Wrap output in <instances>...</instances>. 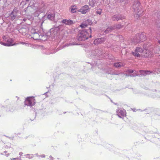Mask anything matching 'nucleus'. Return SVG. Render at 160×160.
<instances>
[{
  "instance_id": "1",
  "label": "nucleus",
  "mask_w": 160,
  "mask_h": 160,
  "mask_svg": "<svg viewBox=\"0 0 160 160\" xmlns=\"http://www.w3.org/2000/svg\"><path fill=\"white\" fill-rule=\"evenodd\" d=\"M133 55L137 57H147L149 55V52L139 47H137L134 52H132Z\"/></svg>"
},
{
  "instance_id": "2",
  "label": "nucleus",
  "mask_w": 160,
  "mask_h": 160,
  "mask_svg": "<svg viewBox=\"0 0 160 160\" xmlns=\"http://www.w3.org/2000/svg\"><path fill=\"white\" fill-rule=\"evenodd\" d=\"M91 30L90 28H89V32L84 30L81 31L78 34V40L79 41H84L87 39L89 37L91 38Z\"/></svg>"
},
{
  "instance_id": "3",
  "label": "nucleus",
  "mask_w": 160,
  "mask_h": 160,
  "mask_svg": "<svg viewBox=\"0 0 160 160\" xmlns=\"http://www.w3.org/2000/svg\"><path fill=\"white\" fill-rule=\"evenodd\" d=\"M25 102L27 106H32L34 105L36 103L34 97H28L26 98Z\"/></svg>"
},
{
  "instance_id": "4",
  "label": "nucleus",
  "mask_w": 160,
  "mask_h": 160,
  "mask_svg": "<svg viewBox=\"0 0 160 160\" xmlns=\"http://www.w3.org/2000/svg\"><path fill=\"white\" fill-rule=\"evenodd\" d=\"M133 11L135 14L138 15V16L141 15L142 12L141 8L139 6L138 4H135L133 5L132 7Z\"/></svg>"
},
{
  "instance_id": "5",
  "label": "nucleus",
  "mask_w": 160,
  "mask_h": 160,
  "mask_svg": "<svg viewBox=\"0 0 160 160\" xmlns=\"http://www.w3.org/2000/svg\"><path fill=\"white\" fill-rule=\"evenodd\" d=\"M89 9V8L88 6L85 5L83 6L79 10V11L81 12L82 13L85 14L88 12Z\"/></svg>"
},
{
  "instance_id": "6",
  "label": "nucleus",
  "mask_w": 160,
  "mask_h": 160,
  "mask_svg": "<svg viewBox=\"0 0 160 160\" xmlns=\"http://www.w3.org/2000/svg\"><path fill=\"white\" fill-rule=\"evenodd\" d=\"M121 27V26L119 25H116L114 26L113 27H110L108 28L105 31V32L106 33H108L112 30L115 29L116 28H120Z\"/></svg>"
},
{
  "instance_id": "7",
  "label": "nucleus",
  "mask_w": 160,
  "mask_h": 160,
  "mask_svg": "<svg viewBox=\"0 0 160 160\" xmlns=\"http://www.w3.org/2000/svg\"><path fill=\"white\" fill-rule=\"evenodd\" d=\"M18 10L17 9H14L10 14V17L12 20L14 19L18 15Z\"/></svg>"
},
{
  "instance_id": "8",
  "label": "nucleus",
  "mask_w": 160,
  "mask_h": 160,
  "mask_svg": "<svg viewBox=\"0 0 160 160\" xmlns=\"http://www.w3.org/2000/svg\"><path fill=\"white\" fill-rule=\"evenodd\" d=\"M104 38H97L94 40L93 43L95 45H98L102 43L104 41Z\"/></svg>"
},
{
  "instance_id": "9",
  "label": "nucleus",
  "mask_w": 160,
  "mask_h": 160,
  "mask_svg": "<svg viewBox=\"0 0 160 160\" xmlns=\"http://www.w3.org/2000/svg\"><path fill=\"white\" fill-rule=\"evenodd\" d=\"M132 41L135 44L138 43L140 42L139 34H136L135 36L133 37Z\"/></svg>"
},
{
  "instance_id": "10",
  "label": "nucleus",
  "mask_w": 160,
  "mask_h": 160,
  "mask_svg": "<svg viewBox=\"0 0 160 160\" xmlns=\"http://www.w3.org/2000/svg\"><path fill=\"white\" fill-rule=\"evenodd\" d=\"M125 65V63L122 62H117L114 63V66L116 68H121Z\"/></svg>"
},
{
  "instance_id": "11",
  "label": "nucleus",
  "mask_w": 160,
  "mask_h": 160,
  "mask_svg": "<svg viewBox=\"0 0 160 160\" xmlns=\"http://www.w3.org/2000/svg\"><path fill=\"white\" fill-rule=\"evenodd\" d=\"M41 36L42 37V36H41L39 33L37 32L33 33L32 35V38L33 39L36 40L41 39Z\"/></svg>"
},
{
  "instance_id": "12",
  "label": "nucleus",
  "mask_w": 160,
  "mask_h": 160,
  "mask_svg": "<svg viewBox=\"0 0 160 160\" xmlns=\"http://www.w3.org/2000/svg\"><path fill=\"white\" fill-rule=\"evenodd\" d=\"M63 23H65L66 25H71L73 23L72 21L70 20L64 19L62 21Z\"/></svg>"
},
{
  "instance_id": "13",
  "label": "nucleus",
  "mask_w": 160,
  "mask_h": 160,
  "mask_svg": "<svg viewBox=\"0 0 160 160\" xmlns=\"http://www.w3.org/2000/svg\"><path fill=\"white\" fill-rule=\"evenodd\" d=\"M139 34L140 42H142L145 40L146 36L144 33H139Z\"/></svg>"
},
{
  "instance_id": "14",
  "label": "nucleus",
  "mask_w": 160,
  "mask_h": 160,
  "mask_svg": "<svg viewBox=\"0 0 160 160\" xmlns=\"http://www.w3.org/2000/svg\"><path fill=\"white\" fill-rule=\"evenodd\" d=\"M7 42L8 43V44H5L4 45L5 46H12L14 45L12 43L13 40L11 38H9L7 40Z\"/></svg>"
},
{
  "instance_id": "15",
  "label": "nucleus",
  "mask_w": 160,
  "mask_h": 160,
  "mask_svg": "<svg viewBox=\"0 0 160 160\" xmlns=\"http://www.w3.org/2000/svg\"><path fill=\"white\" fill-rule=\"evenodd\" d=\"M122 18V17L119 15H114L112 17V19L114 21H118Z\"/></svg>"
},
{
  "instance_id": "16",
  "label": "nucleus",
  "mask_w": 160,
  "mask_h": 160,
  "mask_svg": "<svg viewBox=\"0 0 160 160\" xmlns=\"http://www.w3.org/2000/svg\"><path fill=\"white\" fill-rule=\"evenodd\" d=\"M32 9L31 7L28 6L25 9V12L29 14L31 12V10Z\"/></svg>"
},
{
  "instance_id": "17",
  "label": "nucleus",
  "mask_w": 160,
  "mask_h": 160,
  "mask_svg": "<svg viewBox=\"0 0 160 160\" xmlns=\"http://www.w3.org/2000/svg\"><path fill=\"white\" fill-rule=\"evenodd\" d=\"M89 20H87V21H85V23H82V24H81L80 25V27H81L82 28H85V27H87L88 26V24H87V22H89Z\"/></svg>"
},
{
  "instance_id": "18",
  "label": "nucleus",
  "mask_w": 160,
  "mask_h": 160,
  "mask_svg": "<svg viewBox=\"0 0 160 160\" xmlns=\"http://www.w3.org/2000/svg\"><path fill=\"white\" fill-rule=\"evenodd\" d=\"M97 2V0H89V4L90 6H93Z\"/></svg>"
},
{
  "instance_id": "19",
  "label": "nucleus",
  "mask_w": 160,
  "mask_h": 160,
  "mask_svg": "<svg viewBox=\"0 0 160 160\" xmlns=\"http://www.w3.org/2000/svg\"><path fill=\"white\" fill-rule=\"evenodd\" d=\"M77 9L76 6H74L71 7V11L72 13H74L76 12Z\"/></svg>"
},
{
  "instance_id": "20",
  "label": "nucleus",
  "mask_w": 160,
  "mask_h": 160,
  "mask_svg": "<svg viewBox=\"0 0 160 160\" xmlns=\"http://www.w3.org/2000/svg\"><path fill=\"white\" fill-rule=\"evenodd\" d=\"M54 15L53 14H50L48 15L47 16V18L49 19L52 20L54 18Z\"/></svg>"
},
{
  "instance_id": "21",
  "label": "nucleus",
  "mask_w": 160,
  "mask_h": 160,
  "mask_svg": "<svg viewBox=\"0 0 160 160\" xmlns=\"http://www.w3.org/2000/svg\"><path fill=\"white\" fill-rule=\"evenodd\" d=\"M101 12H102L101 10L99 9V10H98L96 12V13L97 14H98L99 15H100L101 13Z\"/></svg>"
},
{
  "instance_id": "22",
  "label": "nucleus",
  "mask_w": 160,
  "mask_h": 160,
  "mask_svg": "<svg viewBox=\"0 0 160 160\" xmlns=\"http://www.w3.org/2000/svg\"><path fill=\"white\" fill-rule=\"evenodd\" d=\"M127 72H128L129 73H132L133 72V71L132 69H128V70Z\"/></svg>"
},
{
  "instance_id": "23",
  "label": "nucleus",
  "mask_w": 160,
  "mask_h": 160,
  "mask_svg": "<svg viewBox=\"0 0 160 160\" xmlns=\"http://www.w3.org/2000/svg\"><path fill=\"white\" fill-rule=\"evenodd\" d=\"M140 72H145L146 74H147V72H150L151 73V72L150 71H140Z\"/></svg>"
},
{
  "instance_id": "24",
  "label": "nucleus",
  "mask_w": 160,
  "mask_h": 160,
  "mask_svg": "<svg viewBox=\"0 0 160 160\" xmlns=\"http://www.w3.org/2000/svg\"><path fill=\"white\" fill-rule=\"evenodd\" d=\"M119 112L121 113V114L122 116H124L125 115V112H123V111H120V112Z\"/></svg>"
},
{
  "instance_id": "25",
  "label": "nucleus",
  "mask_w": 160,
  "mask_h": 160,
  "mask_svg": "<svg viewBox=\"0 0 160 160\" xmlns=\"http://www.w3.org/2000/svg\"><path fill=\"white\" fill-rule=\"evenodd\" d=\"M20 43L21 44H25V43L23 42H20Z\"/></svg>"
},
{
  "instance_id": "26",
  "label": "nucleus",
  "mask_w": 160,
  "mask_h": 160,
  "mask_svg": "<svg viewBox=\"0 0 160 160\" xmlns=\"http://www.w3.org/2000/svg\"><path fill=\"white\" fill-rule=\"evenodd\" d=\"M26 20H27V19H26V18H24V19H23V20L25 22V21H26Z\"/></svg>"
},
{
  "instance_id": "27",
  "label": "nucleus",
  "mask_w": 160,
  "mask_h": 160,
  "mask_svg": "<svg viewBox=\"0 0 160 160\" xmlns=\"http://www.w3.org/2000/svg\"><path fill=\"white\" fill-rule=\"evenodd\" d=\"M158 42L160 44V40H158Z\"/></svg>"
},
{
  "instance_id": "28",
  "label": "nucleus",
  "mask_w": 160,
  "mask_h": 160,
  "mask_svg": "<svg viewBox=\"0 0 160 160\" xmlns=\"http://www.w3.org/2000/svg\"><path fill=\"white\" fill-rule=\"evenodd\" d=\"M27 1H28L29 0H26Z\"/></svg>"
},
{
  "instance_id": "29",
  "label": "nucleus",
  "mask_w": 160,
  "mask_h": 160,
  "mask_svg": "<svg viewBox=\"0 0 160 160\" xmlns=\"http://www.w3.org/2000/svg\"><path fill=\"white\" fill-rule=\"evenodd\" d=\"M103 1L104 0H102Z\"/></svg>"
}]
</instances>
